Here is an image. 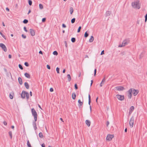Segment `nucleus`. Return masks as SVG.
Wrapping results in <instances>:
<instances>
[{
	"label": "nucleus",
	"instance_id": "nucleus-53",
	"mask_svg": "<svg viewBox=\"0 0 147 147\" xmlns=\"http://www.w3.org/2000/svg\"><path fill=\"white\" fill-rule=\"evenodd\" d=\"M109 121H107V126H108V125L109 124Z\"/></svg>",
	"mask_w": 147,
	"mask_h": 147
},
{
	"label": "nucleus",
	"instance_id": "nucleus-28",
	"mask_svg": "<svg viewBox=\"0 0 147 147\" xmlns=\"http://www.w3.org/2000/svg\"><path fill=\"white\" fill-rule=\"evenodd\" d=\"M39 137L41 138H42L43 135H42V132L39 133Z\"/></svg>",
	"mask_w": 147,
	"mask_h": 147
},
{
	"label": "nucleus",
	"instance_id": "nucleus-24",
	"mask_svg": "<svg viewBox=\"0 0 147 147\" xmlns=\"http://www.w3.org/2000/svg\"><path fill=\"white\" fill-rule=\"evenodd\" d=\"M94 40V37L93 36H91L89 40V41L90 42H92Z\"/></svg>",
	"mask_w": 147,
	"mask_h": 147
},
{
	"label": "nucleus",
	"instance_id": "nucleus-2",
	"mask_svg": "<svg viewBox=\"0 0 147 147\" xmlns=\"http://www.w3.org/2000/svg\"><path fill=\"white\" fill-rule=\"evenodd\" d=\"M26 96V98L28 99L29 98V93L23 90L21 94V97L23 98H24L25 96Z\"/></svg>",
	"mask_w": 147,
	"mask_h": 147
},
{
	"label": "nucleus",
	"instance_id": "nucleus-4",
	"mask_svg": "<svg viewBox=\"0 0 147 147\" xmlns=\"http://www.w3.org/2000/svg\"><path fill=\"white\" fill-rule=\"evenodd\" d=\"M129 42V40L128 39H125L124 40L123 42L122 45H120L119 46V47H124L126 45H127Z\"/></svg>",
	"mask_w": 147,
	"mask_h": 147
},
{
	"label": "nucleus",
	"instance_id": "nucleus-30",
	"mask_svg": "<svg viewBox=\"0 0 147 147\" xmlns=\"http://www.w3.org/2000/svg\"><path fill=\"white\" fill-rule=\"evenodd\" d=\"M28 22V20L26 19H24L23 21V23L25 24L27 23Z\"/></svg>",
	"mask_w": 147,
	"mask_h": 147
},
{
	"label": "nucleus",
	"instance_id": "nucleus-43",
	"mask_svg": "<svg viewBox=\"0 0 147 147\" xmlns=\"http://www.w3.org/2000/svg\"><path fill=\"white\" fill-rule=\"evenodd\" d=\"M96 72V69H95L94 70V76H95Z\"/></svg>",
	"mask_w": 147,
	"mask_h": 147
},
{
	"label": "nucleus",
	"instance_id": "nucleus-54",
	"mask_svg": "<svg viewBox=\"0 0 147 147\" xmlns=\"http://www.w3.org/2000/svg\"><path fill=\"white\" fill-rule=\"evenodd\" d=\"M41 146L42 147H45V145L44 143L42 144Z\"/></svg>",
	"mask_w": 147,
	"mask_h": 147
},
{
	"label": "nucleus",
	"instance_id": "nucleus-45",
	"mask_svg": "<svg viewBox=\"0 0 147 147\" xmlns=\"http://www.w3.org/2000/svg\"><path fill=\"white\" fill-rule=\"evenodd\" d=\"M46 19L45 18H43L42 19V22H44L46 21Z\"/></svg>",
	"mask_w": 147,
	"mask_h": 147
},
{
	"label": "nucleus",
	"instance_id": "nucleus-64",
	"mask_svg": "<svg viewBox=\"0 0 147 147\" xmlns=\"http://www.w3.org/2000/svg\"><path fill=\"white\" fill-rule=\"evenodd\" d=\"M65 69H63V73H65Z\"/></svg>",
	"mask_w": 147,
	"mask_h": 147
},
{
	"label": "nucleus",
	"instance_id": "nucleus-14",
	"mask_svg": "<svg viewBox=\"0 0 147 147\" xmlns=\"http://www.w3.org/2000/svg\"><path fill=\"white\" fill-rule=\"evenodd\" d=\"M78 105L80 108L81 107V106L83 105V102H81L80 100V99L78 101Z\"/></svg>",
	"mask_w": 147,
	"mask_h": 147
},
{
	"label": "nucleus",
	"instance_id": "nucleus-12",
	"mask_svg": "<svg viewBox=\"0 0 147 147\" xmlns=\"http://www.w3.org/2000/svg\"><path fill=\"white\" fill-rule=\"evenodd\" d=\"M30 34L32 36H33L35 35V33L34 31L33 30L30 29Z\"/></svg>",
	"mask_w": 147,
	"mask_h": 147
},
{
	"label": "nucleus",
	"instance_id": "nucleus-41",
	"mask_svg": "<svg viewBox=\"0 0 147 147\" xmlns=\"http://www.w3.org/2000/svg\"><path fill=\"white\" fill-rule=\"evenodd\" d=\"M145 22H146L147 20V13L146 14L145 16Z\"/></svg>",
	"mask_w": 147,
	"mask_h": 147
},
{
	"label": "nucleus",
	"instance_id": "nucleus-9",
	"mask_svg": "<svg viewBox=\"0 0 147 147\" xmlns=\"http://www.w3.org/2000/svg\"><path fill=\"white\" fill-rule=\"evenodd\" d=\"M0 47L3 49L5 52H6L7 49L6 46L3 43H0Z\"/></svg>",
	"mask_w": 147,
	"mask_h": 147
},
{
	"label": "nucleus",
	"instance_id": "nucleus-38",
	"mask_svg": "<svg viewBox=\"0 0 147 147\" xmlns=\"http://www.w3.org/2000/svg\"><path fill=\"white\" fill-rule=\"evenodd\" d=\"M81 27L80 26L79 27L78 29V30L77 32H80L81 29Z\"/></svg>",
	"mask_w": 147,
	"mask_h": 147
},
{
	"label": "nucleus",
	"instance_id": "nucleus-57",
	"mask_svg": "<svg viewBox=\"0 0 147 147\" xmlns=\"http://www.w3.org/2000/svg\"><path fill=\"white\" fill-rule=\"evenodd\" d=\"M6 10L8 11H9V9L8 7L6 8Z\"/></svg>",
	"mask_w": 147,
	"mask_h": 147
},
{
	"label": "nucleus",
	"instance_id": "nucleus-42",
	"mask_svg": "<svg viewBox=\"0 0 147 147\" xmlns=\"http://www.w3.org/2000/svg\"><path fill=\"white\" fill-rule=\"evenodd\" d=\"M74 87H75V89L76 90H77L78 89V86L76 84H75Z\"/></svg>",
	"mask_w": 147,
	"mask_h": 147
},
{
	"label": "nucleus",
	"instance_id": "nucleus-18",
	"mask_svg": "<svg viewBox=\"0 0 147 147\" xmlns=\"http://www.w3.org/2000/svg\"><path fill=\"white\" fill-rule=\"evenodd\" d=\"M18 81L20 84L21 85L22 84V78L20 77H19L18 78Z\"/></svg>",
	"mask_w": 147,
	"mask_h": 147
},
{
	"label": "nucleus",
	"instance_id": "nucleus-52",
	"mask_svg": "<svg viewBox=\"0 0 147 147\" xmlns=\"http://www.w3.org/2000/svg\"><path fill=\"white\" fill-rule=\"evenodd\" d=\"M3 123L4 125H7V123L5 121H4L3 122Z\"/></svg>",
	"mask_w": 147,
	"mask_h": 147
},
{
	"label": "nucleus",
	"instance_id": "nucleus-56",
	"mask_svg": "<svg viewBox=\"0 0 147 147\" xmlns=\"http://www.w3.org/2000/svg\"><path fill=\"white\" fill-rule=\"evenodd\" d=\"M132 111L129 110V115H130L131 114V113H132Z\"/></svg>",
	"mask_w": 147,
	"mask_h": 147
},
{
	"label": "nucleus",
	"instance_id": "nucleus-10",
	"mask_svg": "<svg viewBox=\"0 0 147 147\" xmlns=\"http://www.w3.org/2000/svg\"><path fill=\"white\" fill-rule=\"evenodd\" d=\"M115 88L117 90L119 91L123 90L125 89L123 87L120 86L116 87Z\"/></svg>",
	"mask_w": 147,
	"mask_h": 147
},
{
	"label": "nucleus",
	"instance_id": "nucleus-17",
	"mask_svg": "<svg viewBox=\"0 0 147 147\" xmlns=\"http://www.w3.org/2000/svg\"><path fill=\"white\" fill-rule=\"evenodd\" d=\"M24 76L28 78H30V75L27 73H26L24 74Z\"/></svg>",
	"mask_w": 147,
	"mask_h": 147
},
{
	"label": "nucleus",
	"instance_id": "nucleus-21",
	"mask_svg": "<svg viewBox=\"0 0 147 147\" xmlns=\"http://www.w3.org/2000/svg\"><path fill=\"white\" fill-rule=\"evenodd\" d=\"M67 77L68 79V82H70L71 80V78L69 74H67Z\"/></svg>",
	"mask_w": 147,
	"mask_h": 147
},
{
	"label": "nucleus",
	"instance_id": "nucleus-50",
	"mask_svg": "<svg viewBox=\"0 0 147 147\" xmlns=\"http://www.w3.org/2000/svg\"><path fill=\"white\" fill-rule=\"evenodd\" d=\"M50 92H52L53 91V89L52 88H51L50 89Z\"/></svg>",
	"mask_w": 147,
	"mask_h": 147
},
{
	"label": "nucleus",
	"instance_id": "nucleus-63",
	"mask_svg": "<svg viewBox=\"0 0 147 147\" xmlns=\"http://www.w3.org/2000/svg\"><path fill=\"white\" fill-rule=\"evenodd\" d=\"M85 58H88V55H85Z\"/></svg>",
	"mask_w": 147,
	"mask_h": 147
},
{
	"label": "nucleus",
	"instance_id": "nucleus-11",
	"mask_svg": "<svg viewBox=\"0 0 147 147\" xmlns=\"http://www.w3.org/2000/svg\"><path fill=\"white\" fill-rule=\"evenodd\" d=\"M139 92L138 90H136L134 88H132V92L134 96H136Z\"/></svg>",
	"mask_w": 147,
	"mask_h": 147
},
{
	"label": "nucleus",
	"instance_id": "nucleus-7",
	"mask_svg": "<svg viewBox=\"0 0 147 147\" xmlns=\"http://www.w3.org/2000/svg\"><path fill=\"white\" fill-rule=\"evenodd\" d=\"M128 93V96L129 98L131 99L132 97V88H130L127 91Z\"/></svg>",
	"mask_w": 147,
	"mask_h": 147
},
{
	"label": "nucleus",
	"instance_id": "nucleus-15",
	"mask_svg": "<svg viewBox=\"0 0 147 147\" xmlns=\"http://www.w3.org/2000/svg\"><path fill=\"white\" fill-rule=\"evenodd\" d=\"M111 13V11H107L106 12V13L105 14V16L106 17L109 16L110 15Z\"/></svg>",
	"mask_w": 147,
	"mask_h": 147
},
{
	"label": "nucleus",
	"instance_id": "nucleus-62",
	"mask_svg": "<svg viewBox=\"0 0 147 147\" xmlns=\"http://www.w3.org/2000/svg\"><path fill=\"white\" fill-rule=\"evenodd\" d=\"M2 25H3L4 26H5V24H4V22H3L2 23Z\"/></svg>",
	"mask_w": 147,
	"mask_h": 147
},
{
	"label": "nucleus",
	"instance_id": "nucleus-33",
	"mask_svg": "<svg viewBox=\"0 0 147 147\" xmlns=\"http://www.w3.org/2000/svg\"><path fill=\"white\" fill-rule=\"evenodd\" d=\"M88 36V34L87 33V32H85L84 35V36L85 38L87 37Z\"/></svg>",
	"mask_w": 147,
	"mask_h": 147
},
{
	"label": "nucleus",
	"instance_id": "nucleus-1",
	"mask_svg": "<svg viewBox=\"0 0 147 147\" xmlns=\"http://www.w3.org/2000/svg\"><path fill=\"white\" fill-rule=\"evenodd\" d=\"M132 7L135 9H139L140 8V4L139 0H137L131 3Z\"/></svg>",
	"mask_w": 147,
	"mask_h": 147
},
{
	"label": "nucleus",
	"instance_id": "nucleus-37",
	"mask_svg": "<svg viewBox=\"0 0 147 147\" xmlns=\"http://www.w3.org/2000/svg\"><path fill=\"white\" fill-rule=\"evenodd\" d=\"M53 54L54 55H58V53L56 51H55L53 52Z\"/></svg>",
	"mask_w": 147,
	"mask_h": 147
},
{
	"label": "nucleus",
	"instance_id": "nucleus-8",
	"mask_svg": "<svg viewBox=\"0 0 147 147\" xmlns=\"http://www.w3.org/2000/svg\"><path fill=\"white\" fill-rule=\"evenodd\" d=\"M113 138V135L111 134H108L107 136L106 139L107 140L109 141L111 140Z\"/></svg>",
	"mask_w": 147,
	"mask_h": 147
},
{
	"label": "nucleus",
	"instance_id": "nucleus-13",
	"mask_svg": "<svg viewBox=\"0 0 147 147\" xmlns=\"http://www.w3.org/2000/svg\"><path fill=\"white\" fill-rule=\"evenodd\" d=\"M36 121H35V120H34V121H33V126L34 129L35 130L37 128L36 125Z\"/></svg>",
	"mask_w": 147,
	"mask_h": 147
},
{
	"label": "nucleus",
	"instance_id": "nucleus-31",
	"mask_svg": "<svg viewBox=\"0 0 147 147\" xmlns=\"http://www.w3.org/2000/svg\"><path fill=\"white\" fill-rule=\"evenodd\" d=\"M71 40L72 42H74L76 41V38H72Z\"/></svg>",
	"mask_w": 147,
	"mask_h": 147
},
{
	"label": "nucleus",
	"instance_id": "nucleus-46",
	"mask_svg": "<svg viewBox=\"0 0 147 147\" xmlns=\"http://www.w3.org/2000/svg\"><path fill=\"white\" fill-rule=\"evenodd\" d=\"M47 68L48 69H50L51 67H50V66L49 65H47Z\"/></svg>",
	"mask_w": 147,
	"mask_h": 147
},
{
	"label": "nucleus",
	"instance_id": "nucleus-6",
	"mask_svg": "<svg viewBox=\"0 0 147 147\" xmlns=\"http://www.w3.org/2000/svg\"><path fill=\"white\" fill-rule=\"evenodd\" d=\"M116 97L117 98L120 100L122 101L124 99V96L123 95H121L119 94L116 95Z\"/></svg>",
	"mask_w": 147,
	"mask_h": 147
},
{
	"label": "nucleus",
	"instance_id": "nucleus-19",
	"mask_svg": "<svg viewBox=\"0 0 147 147\" xmlns=\"http://www.w3.org/2000/svg\"><path fill=\"white\" fill-rule=\"evenodd\" d=\"M24 85L26 88L28 89L29 88V85L28 83L27 82H25L24 83Z\"/></svg>",
	"mask_w": 147,
	"mask_h": 147
},
{
	"label": "nucleus",
	"instance_id": "nucleus-16",
	"mask_svg": "<svg viewBox=\"0 0 147 147\" xmlns=\"http://www.w3.org/2000/svg\"><path fill=\"white\" fill-rule=\"evenodd\" d=\"M86 123L88 127H89L90 126L91 123L89 120H86Z\"/></svg>",
	"mask_w": 147,
	"mask_h": 147
},
{
	"label": "nucleus",
	"instance_id": "nucleus-49",
	"mask_svg": "<svg viewBox=\"0 0 147 147\" xmlns=\"http://www.w3.org/2000/svg\"><path fill=\"white\" fill-rule=\"evenodd\" d=\"M105 78H104L102 79L101 82H102V83H103L105 81Z\"/></svg>",
	"mask_w": 147,
	"mask_h": 147
},
{
	"label": "nucleus",
	"instance_id": "nucleus-34",
	"mask_svg": "<svg viewBox=\"0 0 147 147\" xmlns=\"http://www.w3.org/2000/svg\"><path fill=\"white\" fill-rule=\"evenodd\" d=\"M75 20H76V19L74 18L72 19L71 20V23L72 24L74 23L75 22Z\"/></svg>",
	"mask_w": 147,
	"mask_h": 147
},
{
	"label": "nucleus",
	"instance_id": "nucleus-23",
	"mask_svg": "<svg viewBox=\"0 0 147 147\" xmlns=\"http://www.w3.org/2000/svg\"><path fill=\"white\" fill-rule=\"evenodd\" d=\"M9 134L10 137V138H11V139H12V132L11 131H9Z\"/></svg>",
	"mask_w": 147,
	"mask_h": 147
},
{
	"label": "nucleus",
	"instance_id": "nucleus-39",
	"mask_svg": "<svg viewBox=\"0 0 147 147\" xmlns=\"http://www.w3.org/2000/svg\"><path fill=\"white\" fill-rule=\"evenodd\" d=\"M18 66L19 68H20L22 70L23 69V68L22 65L21 64H19Z\"/></svg>",
	"mask_w": 147,
	"mask_h": 147
},
{
	"label": "nucleus",
	"instance_id": "nucleus-22",
	"mask_svg": "<svg viewBox=\"0 0 147 147\" xmlns=\"http://www.w3.org/2000/svg\"><path fill=\"white\" fill-rule=\"evenodd\" d=\"M72 97L73 99L74 100L76 98V94L75 92L73 93L72 95Z\"/></svg>",
	"mask_w": 147,
	"mask_h": 147
},
{
	"label": "nucleus",
	"instance_id": "nucleus-36",
	"mask_svg": "<svg viewBox=\"0 0 147 147\" xmlns=\"http://www.w3.org/2000/svg\"><path fill=\"white\" fill-rule=\"evenodd\" d=\"M56 70L57 73L58 74H59V67H57L56 68Z\"/></svg>",
	"mask_w": 147,
	"mask_h": 147
},
{
	"label": "nucleus",
	"instance_id": "nucleus-59",
	"mask_svg": "<svg viewBox=\"0 0 147 147\" xmlns=\"http://www.w3.org/2000/svg\"><path fill=\"white\" fill-rule=\"evenodd\" d=\"M9 58V59H11V55H9L8 56Z\"/></svg>",
	"mask_w": 147,
	"mask_h": 147
},
{
	"label": "nucleus",
	"instance_id": "nucleus-32",
	"mask_svg": "<svg viewBox=\"0 0 147 147\" xmlns=\"http://www.w3.org/2000/svg\"><path fill=\"white\" fill-rule=\"evenodd\" d=\"M39 7L40 9H42L43 8V6L41 4H39Z\"/></svg>",
	"mask_w": 147,
	"mask_h": 147
},
{
	"label": "nucleus",
	"instance_id": "nucleus-48",
	"mask_svg": "<svg viewBox=\"0 0 147 147\" xmlns=\"http://www.w3.org/2000/svg\"><path fill=\"white\" fill-rule=\"evenodd\" d=\"M62 26L63 28H65L66 27V26L64 24H63L62 25Z\"/></svg>",
	"mask_w": 147,
	"mask_h": 147
},
{
	"label": "nucleus",
	"instance_id": "nucleus-27",
	"mask_svg": "<svg viewBox=\"0 0 147 147\" xmlns=\"http://www.w3.org/2000/svg\"><path fill=\"white\" fill-rule=\"evenodd\" d=\"M27 144L28 147H32L30 143L29 140H28L27 141Z\"/></svg>",
	"mask_w": 147,
	"mask_h": 147
},
{
	"label": "nucleus",
	"instance_id": "nucleus-3",
	"mask_svg": "<svg viewBox=\"0 0 147 147\" xmlns=\"http://www.w3.org/2000/svg\"><path fill=\"white\" fill-rule=\"evenodd\" d=\"M31 112L33 116L34 117V120L36 121L37 119V114L34 108L32 109Z\"/></svg>",
	"mask_w": 147,
	"mask_h": 147
},
{
	"label": "nucleus",
	"instance_id": "nucleus-55",
	"mask_svg": "<svg viewBox=\"0 0 147 147\" xmlns=\"http://www.w3.org/2000/svg\"><path fill=\"white\" fill-rule=\"evenodd\" d=\"M39 54H43V53H42V51H39Z\"/></svg>",
	"mask_w": 147,
	"mask_h": 147
},
{
	"label": "nucleus",
	"instance_id": "nucleus-35",
	"mask_svg": "<svg viewBox=\"0 0 147 147\" xmlns=\"http://www.w3.org/2000/svg\"><path fill=\"white\" fill-rule=\"evenodd\" d=\"M28 3L30 5H32V2L31 0H28Z\"/></svg>",
	"mask_w": 147,
	"mask_h": 147
},
{
	"label": "nucleus",
	"instance_id": "nucleus-26",
	"mask_svg": "<svg viewBox=\"0 0 147 147\" xmlns=\"http://www.w3.org/2000/svg\"><path fill=\"white\" fill-rule=\"evenodd\" d=\"M91 103V97L90 94L88 95V104L90 105Z\"/></svg>",
	"mask_w": 147,
	"mask_h": 147
},
{
	"label": "nucleus",
	"instance_id": "nucleus-58",
	"mask_svg": "<svg viewBox=\"0 0 147 147\" xmlns=\"http://www.w3.org/2000/svg\"><path fill=\"white\" fill-rule=\"evenodd\" d=\"M64 43L65 44V46L66 47H67V42L66 41H65L64 42Z\"/></svg>",
	"mask_w": 147,
	"mask_h": 147
},
{
	"label": "nucleus",
	"instance_id": "nucleus-61",
	"mask_svg": "<svg viewBox=\"0 0 147 147\" xmlns=\"http://www.w3.org/2000/svg\"><path fill=\"white\" fill-rule=\"evenodd\" d=\"M31 12V11L30 10H29L28 11V14H29Z\"/></svg>",
	"mask_w": 147,
	"mask_h": 147
},
{
	"label": "nucleus",
	"instance_id": "nucleus-25",
	"mask_svg": "<svg viewBox=\"0 0 147 147\" xmlns=\"http://www.w3.org/2000/svg\"><path fill=\"white\" fill-rule=\"evenodd\" d=\"M14 95V94L13 93V92L12 93V94H9L10 98L11 99H13V97Z\"/></svg>",
	"mask_w": 147,
	"mask_h": 147
},
{
	"label": "nucleus",
	"instance_id": "nucleus-29",
	"mask_svg": "<svg viewBox=\"0 0 147 147\" xmlns=\"http://www.w3.org/2000/svg\"><path fill=\"white\" fill-rule=\"evenodd\" d=\"M134 109V107L133 106H131L130 109H129V111H133Z\"/></svg>",
	"mask_w": 147,
	"mask_h": 147
},
{
	"label": "nucleus",
	"instance_id": "nucleus-51",
	"mask_svg": "<svg viewBox=\"0 0 147 147\" xmlns=\"http://www.w3.org/2000/svg\"><path fill=\"white\" fill-rule=\"evenodd\" d=\"M104 54V50L102 51L100 55H102Z\"/></svg>",
	"mask_w": 147,
	"mask_h": 147
},
{
	"label": "nucleus",
	"instance_id": "nucleus-44",
	"mask_svg": "<svg viewBox=\"0 0 147 147\" xmlns=\"http://www.w3.org/2000/svg\"><path fill=\"white\" fill-rule=\"evenodd\" d=\"M22 36L23 38H26V36L24 35V34H22Z\"/></svg>",
	"mask_w": 147,
	"mask_h": 147
},
{
	"label": "nucleus",
	"instance_id": "nucleus-60",
	"mask_svg": "<svg viewBox=\"0 0 147 147\" xmlns=\"http://www.w3.org/2000/svg\"><path fill=\"white\" fill-rule=\"evenodd\" d=\"M30 96H32V92L31 91L30 92Z\"/></svg>",
	"mask_w": 147,
	"mask_h": 147
},
{
	"label": "nucleus",
	"instance_id": "nucleus-47",
	"mask_svg": "<svg viewBox=\"0 0 147 147\" xmlns=\"http://www.w3.org/2000/svg\"><path fill=\"white\" fill-rule=\"evenodd\" d=\"M24 31L26 32H28V30H27V29H26V27H24Z\"/></svg>",
	"mask_w": 147,
	"mask_h": 147
},
{
	"label": "nucleus",
	"instance_id": "nucleus-40",
	"mask_svg": "<svg viewBox=\"0 0 147 147\" xmlns=\"http://www.w3.org/2000/svg\"><path fill=\"white\" fill-rule=\"evenodd\" d=\"M24 65L26 67H28L29 66L28 63L27 62H25L24 63Z\"/></svg>",
	"mask_w": 147,
	"mask_h": 147
},
{
	"label": "nucleus",
	"instance_id": "nucleus-5",
	"mask_svg": "<svg viewBox=\"0 0 147 147\" xmlns=\"http://www.w3.org/2000/svg\"><path fill=\"white\" fill-rule=\"evenodd\" d=\"M134 117L133 116L131 118L129 124L130 126L131 127H133L134 124Z\"/></svg>",
	"mask_w": 147,
	"mask_h": 147
},
{
	"label": "nucleus",
	"instance_id": "nucleus-20",
	"mask_svg": "<svg viewBox=\"0 0 147 147\" xmlns=\"http://www.w3.org/2000/svg\"><path fill=\"white\" fill-rule=\"evenodd\" d=\"M69 11L71 14H72L74 11V9L72 7H70Z\"/></svg>",
	"mask_w": 147,
	"mask_h": 147
}]
</instances>
